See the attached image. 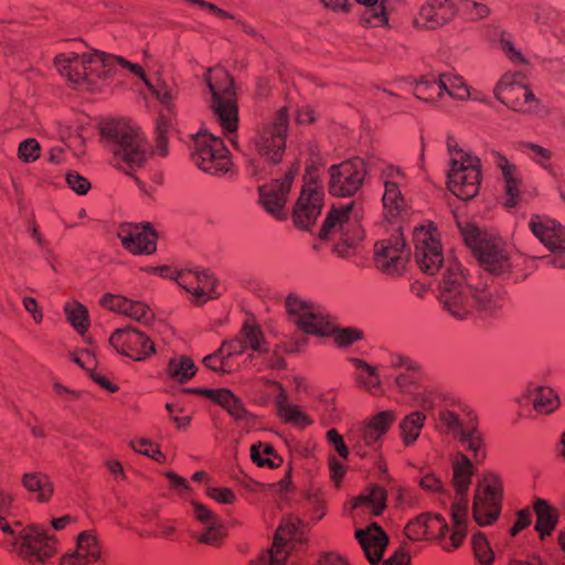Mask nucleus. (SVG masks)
Returning <instances> with one entry per match:
<instances>
[{"instance_id":"obj_8","label":"nucleus","mask_w":565,"mask_h":565,"mask_svg":"<svg viewBox=\"0 0 565 565\" xmlns=\"http://www.w3.org/2000/svg\"><path fill=\"white\" fill-rule=\"evenodd\" d=\"M252 350L248 355L250 360L254 355H263L269 352V345L266 342L260 328L250 321L243 324L236 338L223 342L221 348L213 354L204 358L203 363L206 367L222 373H232L241 369L245 363V352Z\"/></svg>"},{"instance_id":"obj_15","label":"nucleus","mask_w":565,"mask_h":565,"mask_svg":"<svg viewBox=\"0 0 565 565\" xmlns=\"http://www.w3.org/2000/svg\"><path fill=\"white\" fill-rule=\"evenodd\" d=\"M503 481L500 475L493 471H484L478 478L472 502L475 521L487 526L494 523L502 510Z\"/></svg>"},{"instance_id":"obj_23","label":"nucleus","mask_w":565,"mask_h":565,"mask_svg":"<svg viewBox=\"0 0 565 565\" xmlns=\"http://www.w3.org/2000/svg\"><path fill=\"white\" fill-rule=\"evenodd\" d=\"M531 233L551 253L558 256L554 266L565 267V226L546 215H532L529 221Z\"/></svg>"},{"instance_id":"obj_45","label":"nucleus","mask_w":565,"mask_h":565,"mask_svg":"<svg viewBox=\"0 0 565 565\" xmlns=\"http://www.w3.org/2000/svg\"><path fill=\"white\" fill-rule=\"evenodd\" d=\"M250 460L259 468L277 469L284 459L268 443L258 441L250 446Z\"/></svg>"},{"instance_id":"obj_12","label":"nucleus","mask_w":565,"mask_h":565,"mask_svg":"<svg viewBox=\"0 0 565 565\" xmlns=\"http://www.w3.org/2000/svg\"><path fill=\"white\" fill-rule=\"evenodd\" d=\"M289 320L306 334L326 338L333 330V318L317 302L290 294L285 300Z\"/></svg>"},{"instance_id":"obj_27","label":"nucleus","mask_w":565,"mask_h":565,"mask_svg":"<svg viewBox=\"0 0 565 565\" xmlns=\"http://www.w3.org/2000/svg\"><path fill=\"white\" fill-rule=\"evenodd\" d=\"M294 174L290 170L282 180H275L259 186V201L262 205L277 220H284L287 215L286 202Z\"/></svg>"},{"instance_id":"obj_24","label":"nucleus","mask_w":565,"mask_h":565,"mask_svg":"<svg viewBox=\"0 0 565 565\" xmlns=\"http://www.w3.org/2000/svg\"><path fill=\"white\" fill-rule=\"evenodd\" d=\"M366 170L360 158L333 164L329 169L330 193L337 196L353 195L362 185Z\"/></svg>"},{"instance_id":"obj_52","label":"nucleus","mask_w":565,"mask_h":565,"mask_svg":"<svg viewBox=\"0 0 565 565\" xmlns=\"http://www.w3.org/2000/svg\"><path fill=\"white\" fill-rule=\"evenodd\" d=\"M457 439L467 445V449L472 452L475 461L481 462L484 459V443L481 434L475 427V422Z\"/></svg>"},{"instance_id":"obj_56","label":"nucleus","mask_w":565,"mask_h":565,"mask_svg":"<svg viewBox=\"0 0 565 565\" xmlns=\"http://www.w3.org/2000/svg\"><path fill=\"white\" fill-rule=\"evenodd\" d=\"M521 152L545 170H552V152L539 145L525 142L520 146Z\"/></svg>"},{"instance_id":"obj_55","label":"nucleus","mask_w":565,"mask_h":565,"mask_svg":"<svg viewBox=\"0 0 565 565\" xmlns=\"http://www.w3.org/2000/svg\"><path fill=\"white\" fill-rule=\"evenodd\" d=\"M458 226L460 228L461 236L466 243V245L471 248L476 255L480 253V249L484 246L486 242H489L491 238H487L484 234L473 224L461 225L458 222Z\"/></svg>"},{"instance_id":"obj_6","label":"nucleus","mask_w":565,"mask_h":565,"mask_svg":"<svg viewBox=\"0 0 565 565\" xmlns=\"http://www.w3.org/2000/svg\"><path fill=\"white\" fill-rule=\"evenodd\" d=\"M451 520L449 526L438 513H422L406 524L405 535L412 541L435 540L444 551L454 552L467 536L468 512L451 505Z\"/></svg>"},{"instance_id":"obj_9","label":"nucleus","mask_w":565,"mask_h":565,"mask_svg":"<svg viewBox=\"0 0 565 565\" xmlns=\"http://www.w3.org/2000/svg\"><path fill=\"white\" fill-rule=\"evenodd\" d=\"M363 206L361 202L351 201L334 206L326 218L319 237L323 241H335L333 250L340 257H350L353 249L364 237L361 226Z\"/></svg>"},{"instance_id":"obj_28","label":"nucleus","mask_w":565,"mask_h":565,"mask_svg":"<svg viewBox=\"0 0 565 565\" xmlns=\"http://www.w3.org/2000/svg\"><path fill=\"white\" fill-rule=\"evenodd\" d=\"M407 259L408 254L399 238L381 241L374 246V262L382 273L387 275L402 273Z\"/></svg>"},{"instance_id":"obj_16","label":"nucleus","mask_w":565,"mask_h":565,"mask_svg":"<svg viewBox=\"0 0 565 565\" xmlns=\"http://www.w3.org/2000/svg\"><path fill=\"white\" fill-rule=\"evenodd\" d=\"M191 160L200 170L212 175L225 174L233 166L223 140L207 131H200L194 136Z\"/></svg>"},{"instance_id":"obj_14","label":"nucleus","mask_w":565,"mask_h":565,"mask_svg":"<svg viewBox=\"0 0 565 565\" xmlns=\"http://www.w3.org/2000/svg\"><path fill=\"white\" fill-rule=\"evenodd\" d=\"M396 420V412L384 409L351 426L348 439L358 456L364 458L380 449L384 436Z\"/></svg>"},{"instance_id":"obj_60","label":"nucleus","mask_w":565,"mask_h":565,"mask_svg":"<svg viewBox=\"0 0 565 565\" xmlns=\"http://www.w3.org/2000/svg\"><path fill=\"white\" fill-rule=\"evenodd\" d=\"M327 512V502L322 493H315L308 497L307 515L313 522L320 521Z\"/></svg>"},{"instance_id":"obj_64","label":"nucleus","mask_w":565,"mask_h":565,"mask_svg":"<svg viewBox=\"0 0 565 565\" xmlns=\"http://www.w3.org/2000/svg\"><path fill=\"white\" fill-rule=\"evenodd\" d=\"M206 494L209 498L220 504L232 505L237 501L235 492L232 489L225 487H209Z\"/></svg>"},{"instance_id":"obj_63","label":"nucleus","mask_w":565,"mask_h":565,"mask_svg":"<svg viewBox=\"0 0 565 565\" xmlns=\"http://www.w3.org/2000/svg\"><path fill=\"white\" fill-rule=\"evenodd\" d=\"M459 12L468 15L470 19H482L489 14V8L482 2L473 0H460Z\"/></svg>"},{"instance_id":"obj_57","label":"nucleus","mask_w":565,"mask_h":565,"mask_svg":"<svg viewBox=\"0 0 565 565\" xmlns=\"http://www.w3.org/2000/svg\"><path fill=\"white\" fill-rule=\"evenodd\" d=\"M124 316L134 319L138 322H141L143 324H147L152 320L154 313L153 310L148 305L141 301H135L129 299Z\"/></svg>"},{"instance_id":"obj_33","label":"nucleus","mask_w":565,"mask_h":565,"mask_svg":"<svg viewBox=\"0 0 565 565\" xmlns=\"http://www.w3.org/2000/svg\"><path fill=\"white\" fill-rule=\"evenodd\" d=\"M521 406L531 404L539 415H551L561 407L558 393L546 385H529L520 397Z\"/></svg>"},{"instance_id":"obj_50","label":"nucleus","mask_w":565,"mask_h":565,"mask_svg":"<svg viewBox=\"0 0 565 565\" xmlns=\"http://www.w3.org/2000/svg\"><path fill=\"white\" fill-rule=\"evenodd\" d=\"M64 312L67 321L78 333H85L90 324L87 308L76 300L67 301L64 305Z\"/></svg>"},{"instance_id":"obj_40","label":"nucleus","mask_w":565,"mask_h":565,"mask_svg":"<svg viewBox=\"0 0 565 565\" xmlns=\"http://www.w3.org/2000/svg\"><path fill=\"white\" fill-rule=\"evenodd\" d=\"M430 416V411H426L423 407H415V409L402 417L398 423V434L405 447H411L417 441L427 418Z\"/></svg>"},{"instance_id":"obj_19","label":"nucleus","mask_w":565,"mask_h":565,"mask_svg":"<svg viewBox=\"0 0 565 565\" xmlns=\"http://www.w3.org/2000/svg\"><path fill=\"white\" fill-rule=\"evenodd\" d=\"M413 242L414 257L418 267L428 275H435L445 262L437 228L433 223L415 227Z\"/></svg>"},{"instance_id":"obj_35","label":"nucleus","mask_w":565,"mask_h":565,"mask_svg":"<svg viewBox=\"0 0 565 565\" xmlns=\"http://www.w3.org/2000/svg\"><path fill=\"white\" fill-rule=\"evenodd\" d=\"M100 554L102 548L96 536L84 531L77 537L76 548L62 555L58 565H87L97 562Z\"/></svg>"},{"instance_id":"obj_46","label":"nucleus","mask_w":565,"mask_h":565,"mask_svg":"<svg viewBox=\"0 0 565 565\" xmlns=\"http://www.w3.org/2000/svg\"><path fill=\"white\" fill-rule=\"evenodd\" d=\"M277 416L286 424L305 428L313 423L310 416L300 406L289 401V395L275 406Z\"/></svg>"},{"instance_id":"obj_42","label":"nucleus","mask_w":565,"mask_h":565,"mask_svg":"<svg viewBox=\"0 0 565 565\" xmlns=\"http://www.w3.org/2000/svg\"><path fill=\"white\" fill-rule=\"evenodd\" d=\"M440 87L443 88V96L446 94L449 97L458 100L473 99L482 100L480 92L471 89L463 77L452 74H440Z\"/></svg>"},{"instance_id":"obj_29","label":"nucleus","mask_w":565,"mask_h":565,"mask_svg":"<svg viewBox=\"0 0 565 565\" xmlns=\"http://www.w3.org/2000/svg\"><path fill=\"white\" fill-rule=\"evenodd\" d=\"M386 491L380 486L365 489L360 495L352 498L348 509L356 523L366 516L380 515L386 508Z\"/></svg>"},{"instance_id":"obj_18","label":"nucleus","mask_w":565,"mask_h":565,"mask_svg":"<svg viewBox=\"0 0 565 565\" xmlns=\"http://www.w3.org/2000/svg\"><path fill=\"white\" fill-rule=\"evenodd\" d=\"M380 169V179L384 188L383 215L388 222H397L407 214L408 205L402 189L408 184V178L404 171L393 164L383 163Z\"/></svg>"},{"instance_id":"obj_44","label":"nucleus","mask_w":565,"mask_h":565,"mask_svg":"<svg viewBox=\"0 0 565 565\" xmlns=\"http://www.w3.org/2000/svg\"><path fill=\"white\" fill-rule=\"evenodd\" d=\"M419 488L428 493L438 504L447 505L450 501V493L441 478L435 472L420 469L418 478Z\"/></svg>"},{"instance_id":"obj_54","label":"nucleus","mask_w":565,"mask_h":565,"mask_svg":"<svg viewBox=\"0 0 565 565\" xmlns=\"http://www.w3.org/2000/svg\"><path fill=\"white\" fill-rule=\"evenodd\" d=\"M363 332L353 327L340 328L333 319V330L326 337L332 338L338 347L345 348L360 341Z\"/></svg>"},{"instance_id":"obj_37","label":"nucleus","mask_w":565,"mask_h":565,"mask_svg":"<svg viewBox=\"0 0 565 565\" xmlns=\"http://www.w3.org/2000/svg\"><path fill=\"white\" fill-rule=\"evenodd\" d=\"M279 376L280 375L274 377L259 376L252 381L249 394L256 404L265 406L273 402L276 406L288 396L287 390L281 382L278 381Z\"/></svg>"},{"instance_id":"obj_30","label":"nucleus","mask_w":565,"mask_h":565,"mask_svg":"<svg viewBox=\"0 0 565 565\" xmlns=\"http://www.w3.org/2000/svg\"><path fill=\"white\" fill-rule=\"evenodd\" d=\"M386 491L380 486L365 489L360 495L352 498L348 509L356 523L366 516L380 515L386 508Z\"/></svg>"},{"instance_id":"obj_17","label":"nucleus","mask_w":565,"mask_h":565,"mask_svg":"<svg viewBox=\"0 0 565 565\" xmlns=\"http://www.w3.org/2000/svg\"><path fill=\"white\" fill-rule=\"evenodd\" d=\"M481 266L494 275H512L514 279H523L526 276V256L514 250L500 238H491L477 255Z\"/></svg>"},{"instance_id":"obj_59","label":"nucleus","mask_w":565,"mask_h":565,"mask_svg":"<svg viewBox=\"0 0 565 565\" xmlns=\"http://www.w3.org/2000/svg\"><path fill=\"white\" fill-rule=\"evenodd\" d=\"M130 446L136 452L148 456L158 462H163L166 459L158 446L147 438L132 439Z\"/></svg>"},{"instance_id":"obj_25","label":"nucleus","mask_w":565,"mask_h":565,"mask_svg":"<svg viewBox=\"0 0 565 565\" xmlns=\"http://www.w3.org/2000/svg\"><path fill=\"white\" fill-rule=\"evenodd\" d=\"M175 281L192 296V301L198 305L218 298L222 294L218 281L209 270H181Z\"/></svg>"},{"instance_id":"obj_47","label":"nucleus","mask_w":565,"mask_h":565,"mask_svg":"<svg viewBox=\"0 0 565 565\" xmlns=\"http://www.w3.org/2000/svg\"><path fill=\"white\" fill-rule=\"evenodd\" d=\"M196 373V367L191 358L186 355L172 356L167 365L166 375L178 383H185Z\"/></svg>"},{"instance_id":"obj_26","label":"nucleus","mask_w":565,"mask_h":565,"mask_svg":"<svg viewBox=\"0 0 565 565\" xmlns=\"http://www.w3.org/2000/svg\"><path fill=\"white\" fill-rule=\"evenodd\" d=\"M117 236L128 252L151 254L157 248L158 235L149 224L122 223L118 226Z\"/></svg>"},{"instance_id":"obj_3","label":"nucleus","mask_w":565,"mask_h":565,"mask_svg":"<svg viewBox=\"0 0 565 565\" xmlns=\"http://www.w3.org/2000/svg\"><path fill=\"white\" fill-rule=\"evenodd\" d=\"M439 300L448 316L457 321H467L476 316L493 317L505 302L501 292L470 285L461 265L452 259L447 260L439 281Z\"/></svg>"},{"instance_id":"obj_7","label":"nucleus","mask_w":565,"mask_h":565,"mask_svg":"<svg viewBox=\"0 0 565 565\" xmlns=\"http://www.w3.org/2000/svg\"><path fill=\"white\" fill-rule=\"evenodd\" d=\"M204 82L211 94L210 105L222 132L233 147H237L238 106L233 78L221 67L204 72Z\"/></svg>"},{"instance_id":"obj_2","label":"nucleus","mask_w":565,"mask_h":565,"mask_svg":"<svg viewBox=\"0 0 565 565\" xmlns=\"http://www.w3.org/2000/svg\"><path fill=\"white\" fill-rule=\"evenodd\" d=\"M387 366L395 371V392L412 406L430 411L440 434L457 439L475 422L469 407L435 384L418 362L395 354L390 356Z\"/></svg>"},{"instance_id":"obj_58","label":"nucleus","mask_w":565,"mask_h":565,"mask_svg":"<svg viewBox=\"0 0 565 565\" xmlns=\"http://www.w3.org/2000/svg\"><path fill=\"white\" fill-rule=\"evenodd\" d=\"M472 550L475 556L483 565H491L494 555L486 536L481 533L473 534Z\"/></svg>"},{"instance_id":"obj_20","label":"nucleus","mask_w":565,"mask_h":565,"mask_svg":"<svg viewBox=\"0 0 565 565\" xmlns=\"http://www.w3.org/2000/svg\"><path fill=\"white\" fill-rule=\"evenodd\" d=\"M495 98L515 111L530 113L537 100L529 88L526 77L520 72L504 73L494 87Z\"/></svg>"},{"instance_id":"obj_53","label":"nucleus","mask_w":565,"mask_h":565,"mask_svg":"<svg viewBox=\"0 0 565 565\" xmlns=\"http://www.w3.org/2000/svg\"><path fill=\"white\" fill-rule=\"evenodd\" d=\"M557 17L558 13L548 6H535L531 9L530 12V19H533L534 23L542 33H546L548 31L555 33L554 23Z\"/></svg>"},{"instance_id":"obj_10","label":"nucleus","mask_w":565,"mask_h":565,"mask_svg":"<svg viewBox=\"0 0 565 565\" xmlns=\"http://www.w3.org/2000/svg\"><path fill=\"white\" fill-rule=\"evenodd\" d=\"M102 136L111 142L113 164L126 173L143 164L148 145L138 127L126 120H109L102 126Z\"/></svg>"},{"instance_id":"obj_49","label":"nucleus","mask_w":565,"mask_h":565,"mask_svg":"<svg viewBox=\"0 0 565 565\" xmlns=\"http://www.w3.org/2000/svg\"><path fill=\"white\" fill-rule=\"evenodd\" d=\"M359 15L360 23L363 26L382 28L388 25L386 0H381L375 6L363 8Z\"/></svg>"},{"instance_id":"obj_61","label":"nucleus","mask_w":565,"mask_h":565,"mask_svg":"<svg viewBox=\"0 0 565 565\" xmlns=\"http://www.w3.org/2000/svg\"><path fill=\"white\" fill-rule=\"evenodd\" d=\"M40 143L34 138H29L19 145L18 156L23 162H34L40 158Z\"/></svg>"},{"instance_id":"obj_34","label":"nucleus","mask_w":565,"mask_h":565,"mask_svg":"<svg viewBox=\"0 0 565 565\" xmlns=\"http://www.w3.org/2000/svg\"><path fill=\"white\" fill-rule=\"evenodd\" d=\"M354 536L371 564L379 563L388 543L385 532L376 523H371L364 529H355Z\"/></svg>"},{"instance_id":"obj_38","label":"nucleus","mask_w":565,"mask_h":565,"mask_svg":"<svg viewBox=\"0 0 565 565\" xmlns=\"http://www.w3.org/2000/svg\"><path fill=\"white\" fill-rule=\"evenodd\" d=\"M348 362L353 367L352 375L359 388L373 396L383 394V384L379 366L371 365L359 358H350Z\"/></svg>"},{"instance_id":"obj_48","label":"nucleus","mask_w":565,"mask_h":565,"mask_svg":"<svg viewBox=\"0 0 565 565\" xmlns=\"http://www.w3.org/2000/svg\"><path fill=\"white\" fill-rule=\"evenodd\" d=\"M22 483L28 491L35 494V499L40 502H47L54 491L50 478L40 472L25 473Z\"/></svg>"},{"instance_id":"obj_13","label":"nucleus","mask_w":565,"mask_h":565,"mask_svg":"<svg viewBox=\"0 0 565 565\" xmlns=\"http://www.w3.org/2000/svg\"><path fill=\"white\" fill-rule=\"evenodd\" d=\"M306 540L303 523L297 516L288 515L277 529L271 548L263 553L254 565H289L291 553L301 551Z\"/></svg>"},{"instance_id":"obj_11","label":"nucleus","mask_w":565,"mask_h":565,"mask_svg":"<svg viewBox=\"0 0 565 565\" xmlns=\"http://www.w3.org/2000/svg\"><path fill=\"white\" fill-rule=\"evenodd\" d=\"M447 147L450 156L447 186L457 198L470 200L480 189L481 161L477 156L458 148L455 139H448Z\"/></svg>"},{"instance_id":"obj_36","label":"nucleus","mask_w":565,"mask_h":565,"mask_svg":"<svg viewBox=\"0 0 565 565\" xmlns=\"http://www.w3.org/2000/svg\"><path fill=\"white\" fill-rule=\"evenodd\" d=\"M473 476V466L470 459L465 455H457L452 461V487L455 489V499L451 505L459 509H467V494Z\"/></svg>"},{"instance_id":"obj_21","label":"nucleus","mask_w":565,"mask_h":565,"mask_svg":"<svg viewBox=\"0 0 565 565\" xmlns=\"http://www.w3.org/2000/svg\"><path fill=\"white\" fill-rule=\"evenodd\" d=\"M324 192L318 183V177L313 171H307L303 177V186L294 209V222L296 226L308 230L315 224L321 213Z\"/></svg>"},{"instance_id":"obj_62","label":"nucleus","mask_w":565,"mask_h":565,"mask_svg":"<svg viewBox=\"0 0 565 565\" xmlns=\"http://www.w3.org/2000/svg\"><path fill=\"white\" fill-rule=\"evenodd\" d=\"M128 301L129 299L124 296L106 294L100 298L99 305L109 311L124 315L127 309Z\"/></svg>"},{"instance_id":"obj_39","label":"nucleus","mask_w":565,"mask_h":565,"mask_svg":"<svg viewBox=\"0 0 565 565\" xmlns=\"http://www.w3.org/2000/svg\"><path fill=\"white\" fill-rule=\"evenodd\" d=\"M533 512L536 515L534 530L541 542H545L556 530L559 511L548 501L537 498L533 501Z\"/></svg>"},{"instance_id":"obj_22","label":"nucleus","mask_w":565,"mask_h":565,"mask_svg":"<svg viewBox=\"0 0 565 565\" xmlns=\"http://www.w3.org/2000/svg\"><path fill=\"white\" fill-rule=\"evenodd\" d=\"M109 344L118 354L136 362L146 361L157 353L153 340L132 327L116 329L109 337Z\"/></svg>"},{"instance_id":"obj_43","label":"nucleus","mask_w":565,"mask_h":565,"mask_svg":"<svg viewBox=\"0 0 565 565\" xmlns=\"http://www.w3.org/2000/svg\"><path fill=\"white\" fill-rule=\"evenodd\" d=\"M405 86L413 90L416 98L435 103L443 98V88L440 87V75H426L419 81L406 79Z\"/></svg>"},{"instance_id":"obj_4","label":"nucleus","mask_w":565,"mask_h":565,"mask_svg":"<svg viewBox=\"0 0 565 565\" xmlns=\"http://www.w3.org/2000/svg\"><path fill=\"white\" fill-rule=\"evenodd\" d=\"M12 494L0 488V545L17 553L31 565H44L57 554L58 541L42 524L23 526L6 519L12 504Z\"/></svg>"},{"instance_id":"obj_31","label":"nucleus","mask_w":565,"mask_h":565,"mask_svg":"<svg viewBox=\"0 0 565 565\" xmlns=\"http://www.w3.org/2000/svg\"><path fill=\"white\" fill-rule=\"evenodd\" d=\"M192 514L202 527L196 535L198 541L209 545L218 544L225 535L221 519L207 507L195 501L192 502Z\"/></svg>"},{"instance_id":"obj_32","label":"nucleus","mask_w":565,"mask_h":565,"mask_svg":"<svg viewBox=\"0 0 565 565\" xmlns=\"http://www.w3.org/2000/svg\"><path fill=\"white\" fill-rule=\"evenodd\" d=\"M493 163L501 171V178L504 183L505 205L513 207L518 204L523 189V178L521 170L507 157L500 152L492 153Z\"/></svg>"},{"instance_id":"obj_41","label":"nucleus","mask_w":565,"mask_h":565,"mask_svg":"<svg viewBox=\"0 0 565 565\" xmlns=\"http://www.w3.org/2000/svg\"><path fill=\"white\" fill-rule=\"evenodd\" d=\"M189 392L215 402L235 418H243L246 414L243 403L227 388H195Z\"/></svg>"},{"instance_id":"obj_51","label":"nucleus","mask_w":565,"mask_h":565,"mask_svg":"<svg viewBox=\"0 0 565 565\" xmlns=\"http://www.w3.org/2000/svg\"><path fill=\"white\" fill-rule=\"evenodd\" d=\"M447 22L448 21L435 9L429 0L422 6L414 21L417 28L427 30L437 29Z\"/></svg>"},{"instance_id":"obj_1","label":"nucleus","mask_w":565,"mask_h":565,"mask_svg":"<svg viewBox=\"0 0 565 565\" xmlns=\"http://www.w3.org/2000/svg\"><path fill=\"white\" fill-rule=\"evenodd\" d=\"M55 66L58 73L76 88L88 92L102 90L119 73L142 79L162 105L156 126L154 152L160 157L167 156L168 132L174 126V99L178 96V87L172 79L158 77L154 83H150L140 65L99 51L83 54L61 53L55 57Z\"/></svg>"},{"instance_id":"obj_5","label":"nucleus","mask_w":565,"mask_h":565,"mask_svg":"<svg viewBox=\"0 0 565 565\" xmlns=\"http://www.w3.org/2000/svg\"><path fill=\"white\" fill-rule=\"evenodd\" d=\"M288 108H280L273 120L264 124L250 138L247 151L248 172L254 177H262L267 168L278 163L286 148V134L288 129Z\"/></svg>"}]
</instances>
